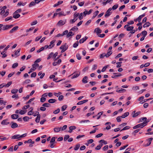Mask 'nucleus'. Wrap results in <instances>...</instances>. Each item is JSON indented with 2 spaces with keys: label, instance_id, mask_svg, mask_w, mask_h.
Instances as JSON below:
<instances>
[{
  "label": "nucleus",
  "instance_id": "f257e3e1",
  "mask_svg": "<svg viewBox=\"0 0 153 153\" xmlns=\"http://www.w3.org/2000/svg\"><path fill=\"white\" fill-rule=\"evenodd\" d=\"M148 121H145L144 122L138 124L135 126H134L133 127V128L134 129H137L139 128H142L144 127L145 126L147 125V123Z\"/></svg>",
  "mask_w": 153,
  "mask_h": 153
},
{
  "label": "nucleus",
  "instance_id": "f03ea898",
  "mask_svg": "<svg viewBox=\"0 0 153 153\" xmlns=\"http://www.w3.org/2000/svg\"><path fill=\"white\" fill-rule=\"evenodd\" d=\"M10 47V45H7L4 49L3 51L1 52V54L2 55V58H4L7 56V55L5 54L6 53V51Z\"/></svg>",
  "mask_w": 153,
  "mask_h": 153
},
{
  "label": "nucleus",
  "instance_id": "7ed1b4c3",
  "mask_svg": "<svg viewBox=\"0 0 153 153\" xmlns=\"http://www.w3.org/2000/svg\"><path fill=\"white\" fill-rule=\"evenodd\" d=\"M66 22V19H65L63 20H62L59 21L57 23V25L58 26H60L64 25Z\"/></svg>",
  "mask_w": 153,
  "mask_h": 153
},
{
  "label": "nucleus",
  "instance_id": "20e7f679",
  "mask_svg": "<svg viewBox=\"0 0 153 153\" xmlns=\"http://www.w3.org/2000/svg\"><path fill=\"white\" fill-rule=\"evenodd\" d=\"M80 73V72L79 71H78L74 72L73 74H74V75H73V76L71 77V79H73L78 77L79 76Z\"/></svg>",
  "mask_w": 153,
  "mask_h": 153
},
{
  "label": "nucleus",
  "instance_id": "39448f33",
  "mask_svg": "<svg viewBox=\"0 0 153 153\" xmlns=\"http://www.w3.org/2000/svg\"><path fill=\"white\" fill-rule=\"evenodd\" d=\"M13 26L14 25H7L5 26H4L2 27V30H6L10 28Z\"/></svg>",
  "mask_w": 153,
  "mask_h": 153
},
{
  "label": "nucleus",
  "instance_id": "423d86ee",
  "mask_svg": "<svg viewBox=\"0 0 153 153\" xmlns=\"http://www.w3.org/2000/svg\"><path fill=\"white\" fill-rule=\"evenodd\" d=\"M112 10L111 8H109L106 11L105 14V17L106 18L109 16L112 13L111 11Z\"/></svg>",
  "mask_w": 153,
  "mask_h": 153
},
{
  "label": "nucleus",
  "instance_id": "0eeeda50",
  "mask_svg": "<svg viewBox=\"0 0 153 153\" xmlns=\"http://www.w3.org/2000/svg\"><path fill=\"white\" fill-rule=\"evenodd\" d=\"M62 62V60L60 59H59L57 61H54L53 62L52 65L54 66H55L57 65H59Z\"/></svg>",
  "mask_w": 153,
  "mask_h": 153
},
{
  "label": "nucleus",
  "instance_id": "6e6552de",
  "mask_svg": "<svg viewBox=\"0 0 153 153\" xmlns=\"http://www.w3.org/2000/svg\"><path fill=\"white\" fill-rule=\"evenodd\" d=\"M68 47V46L67 45V44L65 43L64 45H62L60 47V49H63L66 51Z\"/></svg>",
  "mask_w": 153,
  "mask_h": 153
},
{
  "label": "nucleus",
  "instance_id": "1a4fd4ad",
  "mask_svg": "<svg viewBox=\"0 0 153 153\" xmlns=\"http://www.w3.org/2000/svg\"><path fill=\"white\" fill-rule=\"evenodd\" d=\"M94 32H96L97 34L98 35L102 32V30L99 27L96 28L94 30Z\"/></svg>",
  "mask_w": 153,
  "mask_h": 153
},
{
  "label": "nucleus",
  "instance_id": "9d476101",
  "mask_svg": "<svg viewBox=\"0 0 153 153\" xmlns=\"http://www.w3.org/2000/svg\"><path fill=\"white\" fill-rule=\"evenodd\" d=\"M20 16V14L16 13L15 12H14L13 14V17L15 19L19 18Z\"/></svg>",
  "mask_w": 153,
  "mask_h": 153
},
{
  "label": "nucleus",
  "instance_id": "9b49d317",
  "mask_svg": "<svg viewBox=\"0 0 153 153\" xmlns=\"http://www.w3.org/2000/svg\"><path fill=\"white\" fill-rule=\"evenodd\" d=\"M56 42L55 40H53L50 42V44L49 45V48H51L54 47V43Z\"/></svg>",
  "mask_w": 153,
  "mask_h": 153
},
{
  "label": "nucleus",
  "instance_id": "f8f14e48",
  "mask_svg": "<svg viewBox=\"0 0 153 153\" xmlns=\"http://www.w3.org/2000/svg\"><path fill=\"white\" fill-rule=\"evenodd\" d=\"M19 27L18 26H15L13 27L9 32L10 33H12L13 32H15V31L17 30L18 28Z\"/></svg>",
  "mask_w": 153,
  "mask_h": 153
},
{
  "label": "nucleus",
  "instance_id": "ddd939ff",
  "mask_svg": "<svg viewBox=\"0 0 153 153\" xmlns=\"http://www.w3.org/2000/svg\"><path fill=\"white\" fill-rule=\"evenodd\" d=\"M76 128V127L75 126H71L69 128V130L68 132L71 133L72 132L73 130L75 129Z\"/></svg>",
  "mask_w": 153,
  "mask_h": 153
},
{
  "label": "nucleus",
  "instance_id": "4468645a",
  "mask_svg": "<svg viewBox=\"0 0 153 153\" xmlns=\"http://www.w3.org/2000/svg\"><path fill=\"white\" fill-rule=\"evenodd\" d=\"M7 120L6 119L3 120L1 122V124L3 125H7L10 123L9 122H7Z\"/></svg>",
  "mask_w": 153,
  "mask_h": 153
},
{
  "label": "nucleus",
  "instance_id": "2eb2a0df",
  "mask_svg": "<svg viewBox=\"0 0 153 153\" xmlns=\"http://www.w3.org/2000/svg\"><path fill=\"white\" fill-rule=\"evenodd\" d=\"M62 128V127L59 128L58 127H56L54 128L53 130L55 132H58L60 131L61 130V128Z\"/></svg>",
  "mask_w": 153,
  "mask_h": 153
},
{
  "label": "nucleus",
  "instance_id": "dca6fc26",
  "mask_svg": "<svg viewBox=\"0 0 153 153\" xmlns=\"http://www.w3.org/2000/svg\"><path fill=\"white\" fill-rule=\"evenodd\" d=\"M88 38V37L87 36H85V38L81 39L79 41V43L81 44L83 43Z\"/></svg>",
  "mask_w": 153,
  "mask_h": 153
},
{
  "label": "nucleus",
  "instance_id": "f3484780",
  "mask_svg": "<svg viewBox=\"0 0 153 153\" xmlns=\"http://www.w3.org/2000/svg\"><path fill=\"white\" fill-rule=\"evenodd\" d=\"M88 77L87 76H85L82 80V82L83 83H86L88 82Z\"/></svg>",
  "mask_w": 153,
  "mask_h": 153
},
{
  "label": "nucleus",
  "instance_id": "a211bd4d",
  "mask_svg": "<svg viewBox=\"0 0 153 153\" xmlns=\"http://www.w3.org/2000/svg\"><path fill=\"white\" fill-rule=\"evenodd\" d=\"M11 138L13 139H20V135L19 134H16L12 137Z\"/></svg>",
  "mask_w": 153,
  "mask_h": 153
},
{
  "label": "nucleus",
  "instance_id": "6ab92c4d",
  "mask_svg": "<svg viewBox=\"0 0 153 153\" xmlns=\"http://www.w3.org/2000/svg\"><path fill=\"white\" fill-rule=\"evenodd\" d=\"M99 13V11L97 10L93 13V15L92 17V19H94L97 16Z\"/></svg>",
  "mask_w": 153,
  "mask_h": 153
},
{
  "label": "nucleus",
  "instance_id": "aec40b11",
  "mask_svg": "<svg viewBox=\"0 0 153 153\" xmlns=\"http://www.w3.org/2000/svg\"><path fill=\"white\" fill-rule=\"evenodd\" d=\"M126 91V89L122 88H121V89L119 90L117 89L116 91V92L118 93H123L125 92Z\"/></svg>",
  "mask_w": 153,
  "mask_h": 153
},
{
  "label": "nucleus",
  "instance_id": "412c9836",
  "mask_svg": "<svg viewBox=\"0 0 153 153\" xmlns=\"http://www.w3.org/2000/svg\"><path fill=\"white\" fill-rule=\"evenodd\" d=\"M153 140V138L152 137L148 138L147 139L149 142V143H147L145 146H148L150 145L151 143V142Z\"/></svg>",
  "mask_w": 153,
  "mask_h": 153
},
{
  "label": "nucleus",
  "instance_id": "4be33fe9",
  "mask_svg": "<svg viewBox=\"0 0 153 153\" xmlns=\"http://www.w3.org/2000/svg\"><path fill=\"white\" fill-rule=\"evenodd\" d=\"M88 100H86L83 101H81L77 103V105H80L88 102Z\"/></svg>",
  "mask_w": 153,
  "mask_h": 153
},
{
  "label": "nucleus",
  "instance_id": "5701e85b",
  "mask_svg": "<svg viewBox=\"0 0 153 153\" xmlns=\"http://www.w3.org/2000/svg\"><path fill=\"white\" fill-rule=\"evenodd\" d=\"M19 117V116L17 114H13L11 115V117L13 119H16L18 118Z\"/></svg>",
  "mask_w": 153,
  "mask_h": 153
},
{
  "label": "nucleus",
  "instance_id": "b1692460",
  "mask_svg": "<svg viewBox=\"0 0 153 153\" xmlns=\"http://www.w3.org/2000/svg\"><path fill=\"white\" fill-rule=\"evenodd\" d=\"M74 35V33L72 31H70L69 33L68 32V34L67 35V37L68 38L71 36H72Z\"/></svg>",
  "mask_w": 153,
  "mask_h": 153
},
{
  "label": "nucleus",
  "instance_id": "393cba45",
  "mask_svg": "<svg viewBox=\"0 0 153 153\" xmlns=\"http://www.w3.org/2000/svg\"><path fill=\"white\" fill-rule=\"evenodd\" d=\"M20 48L17 51H16L15 53V55L16 56V57H17L20 55L19 52L20 51Z\"/></svg>",
  "mask_w": 153,
  "mask_h": 153
},
{
  "label": "nucleus",
  "instance_id": "a878e982",
  "mask_svg": "<svg viewBox=\"0 0 153 153\" xmlns=\"http://www.w3.org/2000/svg\"><path fill=\"white\" fill-rule=\"evenodd\" d=\"M39 66V65L38 64L36 63L33 64L32 65L33 68V71H35L36 69V67H38Z\"/></svg>",
  "mask_w": 153,
  "mask_h": 153
},
{
  "label": "nucleus",
  "instance_id": "bb28decb",
  "mask_svg": "<svg viewBox=\"0 0 153 153\" xmlns=\"http://www.w3.org/2000/svg\"><path fill=\"white\" fill-rule=\"evenodd\" d=\"M18 126V125L16 123H14L12 124L11 126V127L13 128H14L17 127Z\"/></svg>",
  "mask_w": 153,
  "mask_h": 153
},
{
  "label": "nucleus",
  "instance_id": "cd10ccee",
  "mask_svg": "<svg viewBox=\"0 0 153 153\" xmlns=\"http://www.w3.org/2000/svg\"><path fill=\"white\" fill-rule=\"evenodd\" d=\"M129 114V113L128 112H127L125 113L124 114L122 115L121 117L123 118H124L128 116Z\"/></svg>",
  "mask_w": 153,
  "mask_h": 153
},
{
  "label": "nucleus",
  "instance_id": "c85d7f7f",
  "mask_svg": "<svg viewBox=\"0 0 153 153\" xmlns=\"http://www.w3.org/2000/svg\"><path fill=\"white\" fill-rule=\"evenodd\" d=\"M40 115L39 114L36 117L35 121L36 123H38L40 121Z\"/></svg>",
  "mask_w": 153,
  "mask_h": 153
},
{
  "label": "nucleus",
  "instance_id": "c756f323",
  "mask_svg": "<svg viewBox=\"0 0 153 153\" xmlns=\"http://www.w3.org/2000/svg\"><path fill=\"white\" fill-rule=\"evenodd\" d=\"M26 4V2H25L23 3V2L20 1L17 4V5L19 6H20L21 5L24 6Z\"/></svg>",
  "mask_w": 153,
  "mask_h": 153
},
{
  "label": "nucleus",
  "instance_id": "7c9ffc66",
  "mask_svg": "<svg viewBox=\"0 0 153 153\" xmlns=\"http://www.w3.org/2000/svg\"><path fill=\"white\" fill-rule=\"evenodd\" d=\"M146 120H147V118L146 117H143L141 118L140 119L139 121V123L140 122H142L143 121H144V122L147 121H146Z\"/></svg>",
  "mask_w": 153,
  "mask_h": 153
},
{
  "label": "nucleus",
  "instance_id": "2f4dec72",
  "mask_svg": "<svg viewBox=\"0 0 153 153\" xmlns=\"http://www.w3.org/2000/svg\"><path fill=\"white\" fill-rule=\"evenodd\" d=\"M135 111H134L133 112L134 113V115L133 116V117H135L137 116L138 115L140 114V111L137 112L135 113Z\"/></svg>",
  "mask_w": 153,
  "mask_h": 153
},
{
  "label": "nucleus",
  "instance_id": "473e14b6",
  "mask_svg": "<svg viewBox=\"0 0 153 153\" xmlns=\"http://www.w3.org/2000/svg\"><path fill=\"white\" fill-rule=\"evenodd\" d=\"M145 16V14H142V15H141L138 18V22H140L141 21V20L142 19V18L144 16Z\"/></svg>",
  "mask_w": 153,
  "mask_h": 153
},
{
  "label": "nucleus",
  "instance_id": "72a5a7b5",
  "mask_svg": "<svg viewBox=\"0 0 153 153\" xmlns=\"http://www.w3.org/2000/svg\"><path fill=\"white\" fill-rule=\"evenodd\" d=\"M150 24L149 22H146L143 25V27H148L150 26Z\"/></svg>",
  "mask_w": 153,
  "mask_h": 153
},
{
  "label": "nucleus",
  "instance_id": "f704fd0d",
  "mask_svg": "<svg viewBox=\"0 0 153 153\" xmlns=\"http://www.w3.org/2000/svg\"><path fill=\"white\" fill-rule=\"evenodd\" d=\"M56 100H55L54 99H49L48 100V102L50 103H54L56 102Z\"/></svg>",
  "mask_w": 153,
  "mask_h": 153
},
{
  "label": "nucleus",
  "instance_id": "c9c22d12",
  "mask_svg": "<svg viewBox=\"0 0 153 153\" xmlns=\"http://www.w3.org/2000/svg\"><path fill=\"white\" fill-rule=\"evenodd\" d=\"M112 1H113V0H107L106 1L103 2L102 3V4H103V5H105L107 3L110 2H112Z\"/></svg>",
  "mask_w": 153,
  "mask_h": 153
},
{
  "label": "nucleus",
  "instance_id": "e433bc0d",
  "mask_svg": "<svg viewBox=\"0 0 153 153\" xmlns=\"http://www.w3.org/2000/svg\"><path fill=\"white\" fill-rule=\"evenodd\" d=\"M51 53H52L53 54L52 55V57L54 59H55L58 53L56 52L54 54L53 52H51Z\"/></svg>",
  "mask_w": 153,
  "mask_h": 153
},
{
  "label": "nucleus",
  "instance_id": "4c0bfd02",
  "mask_svg": "<svg viewBox=\"0 0 153 153\" xmlns=\"http://www.w3.org/2000/svg\"><path fill=\"white\" fill-rule=\"evenodd\" d=\"M79 13H74V19H76V20H77V17L79 16Z\"/></svg>",
  "mask_w": 153,
  "mask_h": 153
},
{
  "label": "nucleus",
  "instance_id": "58836bf2",
  "mask_svg": "<svg viewBox=\"0 0 153 153\" xmlns=\"http://www.w3.org/2000/svg\"><path fill=\"white\" fill-rule=\"evenodd\" d=\"M134 28L133 26H129L127 27L126 28V30L128 31H131Z\"/></svg>",
  "mask_w": 153,
  "mask_h": 153
},
{
  "label": "nucleus",
  "instance_id": "ea45409f",
  "mask_svg": "<svg viewBox=\"0 0 153 153\" xmlns=\"http://www.w3.org/2000/svg\"><path fill=\"white\" fill-rule=\"evenodd\" d=\"M99 143H102L104 145H106L107 144V142L106 141H105L104 140H100L99 141Z\"/></svg>",
  "mask_w": 153,
  "mask_h": 153
},
{
  "label": "nucleus",
  "instance_id": "a19ab883",
  "mask_svg": "<svg viewBox=\"0 0 153 153\" xmlns=\"http://www.w3.org/2000/svg\"><path fill=\"white\" fill-rule=\"evenodd\" d=\"M35 4H36V3H35V1H32L30 4L29 5V7H31L33 6H34L35 5Z\"/></svg>",
  "mask_w": 153,
  "mask_h": 153
},
{
  "label": "nucleus",
  "instance_id": "79ce46f5",
  "mask_svg": "<svg viewBox=\"0 0 153 153\" xmlns=\"http://www.w3.org/2000/svg\"><path fill=\"white\" fill-rule=\"evenodd\" d=\"M78 28L74 26L72 27V28H71L70 30H72L74 31H77L78 30Z\"/></svg>",
  "mask_w": 153,
  "mask_h": 153
},
{
  "label": "nucleus",
  "instance_id": "37998d69",
  "mask_svg": "<svg viewBox=\"0 0 153 153\" xmlns=\"http://www.w3.org/2000/svg\"><path fill=\"white\" fill-rule=\"evenodd\" d=\"M112 53V52L111 51L108 52L106 54V57H109Z\"/></svg>",
  "mask_w": 153,
  "mask_h": 153
},
{
  "label": "nucleus",
  "instance_id": "c03bdc74",
  "mask_svg": "<svg viewBox=\"0 0 153 153\" xmlns=\"http://www.w3.org/2000/svg\"><path fill=\"white\" fill-rule=\"evenodd\" d=\"M132 89L134 91H136L139 89V87L137 86H134L132 87Z\"/></svg>",
  "mask_w": 153,
  "mask_h": 153
},
{
  "label": "nucleus",
  "instance_id": "a18cd8bd",
  "mask_svg": "<svg viewBox=\"0 0 153 153\" xmlns=\"http://www.w3.org/2000/svg\"><path fill=\"white\" fill-rule=\"evenodd\" d=\"M79 42L78 41H76L75 43L73 45V47L74 48H76L78 45Z\"/></svg>",
  "mask_w": 153,
  "mask_h": 153
},
{
  "label": "nucleus",
  "instance_id": "49530a36",
  "mask_svg": "<svg viewBox=\"0 0 153 153\" xmlns=\"http://www.w3.org/2000/svg\"><path fill=\"white\" fill-rule=\"evenodd\" d=\"M60 111V109L58 108L56 110L54 111L53 112V114H57L58 113H59Z\"/></svg>",
  "mask_w": 153,
  "mask_h": 153
},
{
  "label": "nucleus",
  "instance_id": "de8ad7c7",
  "mask_svg": "<svg viewBox=\"0 0 153 153\" xmlns=\"http://www.w3.org/2000/svg\"><path fill=\"white\" fill-rule=\"evenodd\" d=\"M68 30H66L65 31H64L62 34V36H63L65 35H67L68 33Z\"/></svg>",
  "mask_w": 153,
  "mask_h": 153
},
{
  "label": "nucleus",
  "instance_id": "09e8293b",
  "mask_svg": "<svg viewBox=\"0 0 153 153\" xmlns=\"http://www.w3.org/2000/svg\"><path fill=\"white\" fill-rule=\"evenodd\" d=\"M79 18L80 20H81L83 19V13H81L80 14H79Z\"/></svg>",
  "mask_w": 153,
  "mask_h": 153
},
{
  "label": "nucleus",
  "instance_id": "8fccbe9b",
  "mask_svg": "<svg viewBox=\"0 0 153 153\" xmlns=\"http://www.w3.org/2000/svg\"><path fill=\"white\" fill-rule=\"evenodd\" d=\"M103 112L101 111V112H99L98 114L97 115H99V116H98V117L97 118V119L98 120L100 118L101 115H102L103 114Z\"/></svg>",
  "mask_w": 153,
  "mask_h": 153
},
{
  "label": "nucleus",
  "instance_id": "3c124183",
  "mask_svg": "<svg viewBox=\"0 0 153 153\" xmlns=\"http://www.w3.org/2000/svg\"><path fill=\"white\" fill-rule=\"evenodd\" d=\"M50 105V104L49 103H45L42 105V106L45 107H49Z\"/></svg>",
  "mask_w": 153,
  "mask_h": 153
},
{
  "label": "nucleus",
  "instance_id": "603ef678",
  "mask_svg": "<svg viewBox=\"0 0 153 153\" xmlns=\"http://www.w3.org/2000/svg\"><path fill=\"white\" fill-rule=\"evenodd\" d=\"M29 119V118L27 116L23 118V120L25 121H27Z\"/></svg>",
  "mask_w": 153,
  "mask_h": 153
},
{
  "label": "nucleus",
  "instance_id": "864d4df0",
  "mask_svg": "<svg viewBox=\"0 0 153 153\" xmlns=\"http://www.w3.org/2000/svg\"><path fill=\"white\" fill-rule=\"evenodd\" d=\"M67 105H64L62 106V111H65L67 108Z\"/></svg>",
  "mask_w": 153,
  "mask_h": 153
},
{
  "label": "nucleus",
  "instance_id": "5fc2aeb1",
  "mask_svg": "<svg viewBox=\"0 0 153 153\" xmlns=\"http://www.w3.org/2000/svg\"><path fill=\"white\" fill-rule=\"evenodd\" d=\"M18 65V64L17 63H14L12 66V67L13 68H15L17 67Z\"/></svg>",
  "mask_w": 153,
  "mask_h": 153
},
{
  "label": "nucleus",
  "instance_id": "6e6d98bb",
  "mask_svg": "<svg viewBox=\"0 0 153 153\" xmlns=\"http://www.w3.org/2000/svg\"><path fill=\"white\" fill-rule=\"evenodd\" d=\"M80 147V144H78L76 145L75 147L74 148V149L75 150H77Z\"/></svg>",
  "mask_w": 153,
  "mask_h": 153
},
{
  "label": "nucleus",
  "instance_id": "4d7b16f0",
  "mask_svg": "<svg viewBox=\"0 0 153 153\" xmlns=\"http://www.w3.org/2000/svg\"><path fill=\"white\" fill-rule=\"evenodd\" d=\"M130 128V127L129 126H126L123 129H122L120 131H122L125 130H126L129 129Z\"/></svg>",
  "mask_w": 153,
  "mask_h": 153
},
{
  "label": "nucleus",
  "instance_id": "13d9d810",
  "mask_svg": "<svg viewBox=\"0 0 153 153\" xmlns=\"http://www.w3.org/2000/svg\"><path fill=\"white\" fill-rule=\"evenodd\" d=\"M142 34L143 35V36L145 37L147 35V32L146 31L144 30L142 32Z\"/></svg>",
  "mask_w": 153,
  "mask_h": 153
},
{
  "label": "nucleus",
  "instance_id": "bf43d9fd",
  "mask_svg": "<svg viewBox=\"0 0 153 153\" xmlns=\"http://www.w3.org/2000/svg\"><path fill=\"white\" fill-rule=\"evenodd\" d=\"M76 19H71L70 21V23L71 24H73L76 21Z\"/></svg>",
  "mask_w": 153,
  "mask_h": 153
},
{
  "label": "nucleus",
  "instance_id": "052dcab7",
  "mask_svg": "<svg viewBox=\"0 0 153 153\" xmlns=\"http://www.w3.org/2000/svg\"><path fill=\"white\" fill-rule=\"evenodd\" d=\"M37 23V20H35L33 22H32L31 23V25L33 26L34 25H35Z\"/></svg>",
  "mask_w": 153,
  "mask_h": 153
},
{
  "label": "nucleus",
  "instance_id": "680f3d73",
  "mask_svg": "<svg viewBox=\"0 0 153 153\" xmlns=\"http://www.w3.org/2000/svg\"><path fill=\"white\" fill-rule=\"evenodd\" d=\"M56 138L55 137H53L51 139L50 142L51 143H52L54 142L55 141Z\"/></svg>",
  "mask_w": 153,
  "mask_h": 153
},
{
  "label": "nucleus",
  "instance_id": "e2e57ef3",
  "mask_svg": "<svg viewBox=\"0 0 153 153\" xmlns=\"http://www.w3.org/2000/svg\"><path fill=\"white\" fill-rule=\"evenodd\" d=\"M76 57L77 59L78 60H79L81 59V56H80L79 54V53L77 54L76 55Z\"/></svg>",
  "mask_w": 153,
  "mask_h": 153
},
{
  "label": "nucleus",
  "instance_id": "0e129e2a",
  "mask_svg": "<svg viewBox=\"0 0 153 153\" xmlns=\"http://www.w3.org/2000/svg\"><path fill=\"white\" fill-rule=\"evenodd\" d=\"M36 75V72H34L32 73L31 75V77H35Z\"/></svg>",
  "mask_w": 153,
  "mask_h": 153
},
{
  "label": "nucleus",
  "instance_id": "69168bd1",
  "mask_svg": "<svg viewBox=\"0 0 153 153\" xmlns=\"http://www.w3.org/2000/svg\"><path fill=\"white\" fill-rule=\"evenodd\" d=\"M18 91V89H13L11 91V93L13 94H15Z\"/></svg>",
  "mask_w": 153,
  "mask_h": 153
},
{
  "label": "nucleus",
  "instance_id": "338daca9",
  "mask_svg": "<svg viewBox=\"0 0 153 153\" xmlns=\"http://www.w3.org/2000/svg\"><path fill=\"white\" fill-rule=\"evenodd\" d=\"M118 7V5L117 4H115L112 7V9L113 10H115L117 9V8Z\"/></svg>",
  "mask_w": 153,
  "mask_h": 153
},
{
  "label": "nucleus",
  "instance_id": "774afa93",
  "mask_svg": "<svg viewBox=\"0 0 153 153\" xmlns=\"http://www.w3.org/2000/svg\"><path fill=\"white\" fill-rule=\"evenodd\" d=\"M69 136L68 135H66L65 136L64 138V140L66 141L67 139H68L69 138Z\"/></svg>",
  "mask_w": 153,
  "mask_h": 153
}]
</instances>
